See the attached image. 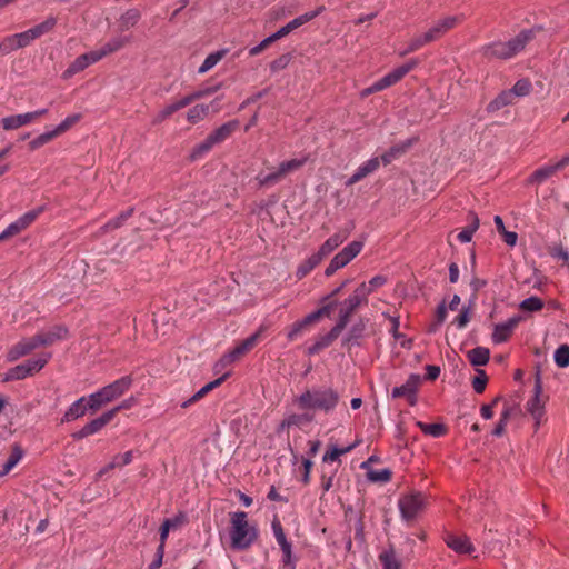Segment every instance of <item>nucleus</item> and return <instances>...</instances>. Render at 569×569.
I'll return each mask as SVG.
<instances>
[{"instance_id":"obj_1","label":"nucleus","mask_w":569,"mask_h":569,"mask_svg":"<svg viewBox=\"0 0 569 569\" xmlns=\"http://www.w3.org/2000/svg\"><path fill=\"white\" fill-rule=\"evenodd\" d=\"M535 36V29H525L508 41H496L483 46L481 53L487 59L507 60L521 52Z\"/></svg>"},{"instance_id":"obj_10","label":"nucleus","mask_w":569,"mask_h":569,"mask_svg":"<svg viewBox=\"0 0 569 569\" xmlns=\"http://www.w3.org/2000/svg\"><path fill=\"white\" fill-rule=\"evenodd\" d=\"M132 385V378L124 376L112 383L100 389L101 396L107 403L120 398Z\"/></svg>"},{"instance_id":"obj_54","label":"nucleus","mask_w":569,"mask_h":569,"mask_svg":"<svg viewBox=\"0 0 569 569\" xmlns=\"http://www.w3.org/2000/svg\"><path fill=\"white\" fill-rule=\"evenodd\" d=\"M530 90H531V83L529 82V80L520 79L510 89V92H512L513 98L515 97H526L530 93Z\"/></svg>"},{"instance_id":"obj_26","label":"nucleus","mask_w":569,"mask_h":569,"mask_svg":"<svg viewBox=\"0 0 569 569\" xmlns=\"http://www.w3.org/2000/svg\"><path fill=\"white\" fill-rule=\"evenodd\" d=\"M345 517L350 527H351V523L353 522L355 538L359 542H363L365 541V531H363L362 515L357 512L352 507H348L345 511Z\"/></svg>"},{"instance_id":"obj_40","label":"nucleus","mask_w":569,"mask_h":569,"mask_svg":"<svg viewBox=\"0 0 569 569\" xmlns=\"http://www.w3.org/2000/svg\"><path fill=\"white\" fill-rule=\"evenodd\" d=\"M417 427L428 436L441 437L446 435L447 427L443 423H425L422 421L417 422Z\"/></svg>"},{"instance_id":"obj_60","label":"nucleus","mask_w":569,"mask_h":569,"mask_svg":"<svg viewBox=\"0 0 569 569\" xmlns=\"http://www.w3.org/2000/svg\"><path fill=\"white\" fill-rule=\"evenodd\" d=\"M81 119V114L76 113L72 116L67 117L60 124H58L54 130L58 133V136L68 131L71 127H73L79 120Z\"/></svg>"},{"instance_id":"obj_39","label":"nucleus","mask_w":569,"mask_h":569,"mask_svg":"<svg viewBox=\"0 0 569 569\" xmlns=\"http://www.w3.org/2000/svg\"><path fill=\"white\" fill-rule=\"evenodd\" d=\"M321 258L313 253L311 257H309L306 261H303L297 269L296 277L301 280L305 278L311 270H313L320 262Z\"/></svg>"},{"instance_id":"obj_31","label":"nucleus","mask_w":569,"mask_h":569,"mask_svg":"<svg viewBox=\"0 0 569 569\" xmlns=\"http://www.w3.org/2000/svg\"><path fill=\"white\" fill-rule=\"evenodd\" d=\"M141 19V12L137 8L126 10L118 19L120 30H129L138 24Z\"/></svg>"},{"instance_id":"obj_42","label":"nucleus","mask_w":569,"mask_h":569,"mask_svg":"<svg viewBox=\"0 0 569 569\" xmlns=\"http://www.w3.org/2000/svg\"><path fill=\"white\" fill-rule=\"evenodd\" d=\"M230 376V372H226L223 373L221 377H219L218 379L213 380V381H210L209 383H207L206 386H203L200 390H198L192 397H191V401H198L200 399H202L208 392H210L211 390H213L214 388L219 387L222 385V382Z\"/></svg>"},{"instance_id":"obj_27","label":"nucleus","mask_w":569,"mask_h":569,"mask_svg":"<svg viewBox=\"0 0 569 569\" xmlns=\"http://www.w3.org/2000/svg\"><path fill=\"white\" fill-rule=\"evenodd\" d=\"M446 543L449 548L458 553H470L473 551V546L467 536L449 535L446 538Z\"/></svg>"},{"instance_id":"obj_12","label":"nucleus","mask_w":569,"mask_h":569,"mask_svg":"<svg viewBox=\"0 0 569 569\" xmlns=\"http://www.w3.org/2000/svg\"><path fill=\"white\" fill-rule=\"evenodd\" d=\"M267 326L261 325L259 329L250 337H248L246 340H243L240 345L234 347L231 351L226 353L228 358L231 360V362L238 361L242 356H244L247 352H249L258 342L261 335L267 330Z\"/></svg>"},{"instance_id":"obj_6","label":"nucleus","mask_w":569,"mask_h":569,"mask_svg":"<svg viewBox=\"0 0 569 569\" xmlns=\"http://www.w3.org/2000/svg\"><path fill=\"white\" fill-rule=\"evenodd\" d=\"M50 355H47L44 358H39L34 360H27L23 363H20L11 369L1 378L2 382H8L11 380H21L29 376L34 375L40 371L46 363L48 362Z\"/></svg>"},{"instance_id":"obj_52","label":"nucleus","mask_w":569,"mask_h":569,"mask_svg":"<svg viewBox=\"0 0 569 569\" xmlns=\"http://www.w3.org/2000/svg\"><path fill=\"white\" fill-rule=\"evenodd\" d=\"M86 406H87V409L92 411V412H96L97 410H99L102 406L107 405V401H104V398L101 396V392L100 390L94 392V393H91L87 400H86Z\"/></svg>"},{"instance_id":"obj_24","label":"nucleus","mask_w":569,"mask_h":569,"mask_svg":"<svg viewBox=\"0 0 569 569\" xmlns=\"http://www.w3.org/2000/svg\"><path fill=\"white\" fill-rule=\"evenodd\" d=\"M341 332H342V329L338 328V326L335 325L327 335L319 337L316 340V342L311 347H309L308 353L315 355V353H318L323 348H327L339 337V335Z\"/></svg>"},{"instance_id":"obj_61","label":"nucleus","mask_w":569,"mask_h":569,"mask_svg":"<svg viewBox=\"0 0 569 569\" xmlns=\"http://www.w3.org/2000/svg\"><path fill=\"white\" fill-rule=\"evenodd\" d=\"M313 417L309 413H302V415H290L286 418L287 428H290L292 426H300L306 422L312 421Z\"/></svg>"},{"instance_id":"obj_41","label":"nucleus","mask_w":569,"mask_h":569,"mask_svg":"<svg viewBox=\"0 0 569 569\" xmlns=\"http://www.w3.org/2000/svg\"><path fill=\"white\" fill-rule=\"evenodd\" d=\"M230 376V372H226L223 373L221 377H219L218 379L213 380V381H210L209 383H207L206 386H203L200 390H198L192 397H191V401H198L200 399H202L208 392H210L211 390H213L214 388L219 387L222 385V382Z\"/></svg>"},{"instance_id":"obj_14","label":"nucleus","mask_w":569,"mask_h":569,"mask_svg":"<svg viewBox=\"0 0 569 569\" xmlns=\"http://www.w3.org/2000/svg\"><path fill=\"white\" fill-rule=\"evenodd\" d=\"M37 348H39L37 336L24 338L8 351L7 358L9 361H16L19 358L31 353Z\"/></svg>"},{"instance_id":"obj_19","label":"nucleus","mask_w":569,"mask_h":569,"mask_svg":"<svg viewBox=\"0 0 569 569\" xmlns=\"http://www.w3.org/2000/svg\"><path fill=\"white\" fill-rule=\"evenodd\" d=\"M520 320H521L520 317H512L509 320H507L506 322L496 325L493 333H492V340L496 343H501V342L507 341L509 339V337L511 336L513 329L520 322Z\"/></svg>"},{"instance_id":"obj_13","label":"nucleus","mask_w":569,"mask_h":569,"mask_svg":"<svg viewBox=\"0 0 569 569\" xmlns=\"http://www.w3.org/2000/svg\"><path fill=\"white\" fill-rule=\"evenodd\" d=\"M99 56L96 52V50L83 53L79 56L69 67L68 69L62 73V78L64 80L70 79L74 74L83 71L91 63L98 62Z\"/></svg>"},{"instance_id":"obj_5","label":"nucleus","mask_w":569,"mask_h":569,"mask_svg":"<svg viewBox=\"0 0 569 569\" xmlns=\"http://www.w3.org/2000/svg\"><path fill=\"white\" fill-rule=\"evenodd\" d=\"M306 162V159H291L288 161H283L279 164V167L268 173V174H258L256 177V181L258 183V188H263L268 186H273L283 180L288 174L299 170Z\"/></svg>"},{"instance_id":"obj_34","label":"nucleus","mask_w":569,"mask_h":569,"mask_svg":"<svg viewBox=\"0 0 569 569\" xmlns=\"http://www.w3.org/2000/svg\"><path fill=\"white\" fill-rule=\"evenodd\" d=\"M513 96L510 90L502 91L498 97H496L491 102H489L487 110L489 112H495L500 110L503 107H507L509 104L513 103Z\"/></svg>"},{"instance_id":"obj_47","label":"nucleus","mask_w":569,"mask_h":569,"mask_svg":"<svg viewBox=\"0 0 569 569\" xmlns=\"http://www.w3.org/2000/svg\"><path fill=\"white\" fill-rule=\"evenodd\" d=\"M57 137H58V133L56 132L54 129L51 131H48V132H43L29 142V144H28L29 149L31 151L37 150V149L41 148L42 146L49 143L52 139H54Z\"/></svg>"},{"instance_id":"obj_37","label":"nucleus","mask_w":569,"mask_h":569,"mask_svg":"<svg viewBox=\"0 0 569 569\" xmlns=\"http://www.w3.org/2000/svg\"><path fill=\"white\" fill-rule=\"evenodd\" d=\"M23 450L19 445H13L11 449V453L7 461L4 462L2 470H0V476L7 475L22 458Z\"/></svg>"},{"instance_id":"obj_59","label":"nucleus","mask_w":569,"mask_h":569,"mask_svg":"<svg viewBox=\"0 0 569 569\" xmlns=\"http://www.w3.org/2000/svg\"><path fill=\"white\" fill-rule=\"evenodd\" d=\"M366 329V321L363 319H359L358 322H356L349 330L347 338L345 339V342H350L352 340H357L362 337V333Z\"/></svg>"},{"instance_id":"obj_43","label":"nucleus","mask_w":569,"mask_h":569,"mask_svg":"<svg viewBox=\"0 0 569 569\" xmlns=\"http://www.w3.org/2000/svg\"><path fill=\"white\" fill-rule=\"evenodd\" d=\"M556 172H557V170L553 164L539 168L529 177L528 182L529 183H541L546 179L553 176Z\"/></svg>"},{"instance_id":"obj_7","label":"nucleus","mask_w":569,"mask_h":569,"mask_svg":"<svg viewBox=\"0 0 569 569\" xmlns=\"http://www.w3.org/2000/svg\"><path fill=\"white\" fill-rule=\"evenodd\" d=\"M426 497L419 492L413 491L399 500V509L401 517L409 521L417 517V515L423 509Z\"/></svg>"},{"instance_id":"obj_3","label":"nucleus","mask_w":569,"mask_h":569,"mask_svg":"<svg viewBox=\"0 0 569 569\" xmlns=\"http://www.w3.org/2000/svg\"><path fill=\"white\" fill-rule=\"evenodd\" d=\"M295 402L302 410H323L326 412L336 408L339 395L331 388L306 390Z\"/></svg>"},{"instance_id":"obj_16","label":"nucleus","mask_w":569,"mask_h":569,"mask_svg":"<svg viewBox=\"0 0 569 569\" xmlns=\"http://www.w3.org/2000/svg\"><path fill=\"white\" fill-rule=\"evenodd\" d=\"M325 7L321 6L317 10L307 12L302 16H299L295 18L292 21L280 28L277 32H274V37H277V40L288 36L291 31L295 29L301 27L302 24L309 22L310 20L315 19L318 14H320L323 11Z\"/></svg>"},{"instance_id":"obj_64","label":"nucleus","mask_w":569,"mask_h":569,"mask_svg":"<svg viewBox=\"0 0 569 569\" xmlns=\"http://www.w3.org/2000/svg\"><path fill=\"white\" fill-rule=\"evenodd\" d=\"M42 211V208H38L34 210H31L27 213H24L22 217H20L18 220L23 229H27L39 216V213Z\"/></svg>"},{"instance_id":"obj_48","label":"nucleus","mask_w":569,"mask_h":569,"mask_svg":"<svg viewBox=\"0 0 569 569\" xmlns=\"http://www.w3.org/2000/svg\"><path fill=\"white\" fill-rule=\"evenodd\" d=\"M224 53H226L224 50H220V51L210 53L204 59L203 63L200 66L198 72L204 73V72L209 71L210 69H212L223 58Z\"/></svg>"},{"instance_id":"obj_32","label":"nucleus","mask_w":569,"mask_h":569,"mask_svg":"<svg viewBox=\"0 0 569 569\" xmlns=\"http://www.w3.org/2000/svg\"><path fill=\"white\" fill-rule=\"evenodd\" d=\"M184 522V515L179 513L173 518L164 519L162 525L160 526L159 533H160V543L162 546L166 545L169 531L172 529H177Z\"/></svg>"},{"instance_id":"obj_58","label":"nucleus","mask_w":569,"mask_h":569,"mask_svg":"<svg viewBox=\"0 0 569 569\" xmlns=\"http://www.w3.org/2000/svg\"><path fill=\"white\" fill-rule=\"evenodd\" d=\"M174 112H177L174 106L168 104L163 109H161L151 120L152 126H159L163 121H166L169 117H171Z\"/></svg>"},{"instance_id":"obj_21","label":"nucleus","mask_w":569,"mask_h":569,"mask_svg":"<svg viewBox=\"0 0 569 569\" xmlns=\"http://www.w3.org/2000/svg\"><path fill=\"white\" fill-rule=\"evenodd\" d=\"M210 108H212L213 112H218L220 110V107L218 104V99L212 101L209 104H196L192 108L189 109L187 113V119L191 123H197L201 120H203L210 112Z\"/></svg>"},{"instance_id":"obj_4","label":"nucleus","mask_w":569,"mask_h":569,"mask_svg":"<svg viewBox=\"0 0 569 569\" xmlns=\"http://www.w3.org/2000/svg\"><path fill=\"white\" fill-rule=\"evenodd\" d=\"M372 292L371 288L367 287L366 282L360 283L346 300L340 303L339 318L337 321L338 328L342 330L347 327L351 316L362 305L367 303L368 296Z\"/></svg>"},{"instance_id":"obj_46","label":"nucleus","mask_w":569,"mask_h":569,"mask_svg":"<svg viewBox=\"0 0 569 569\" xmlns=\"http://www.w3.org/2000/svg\"><path fill=\"white\" fill-rule=\"evenodd\" d=\"M133 213V208H129L128 210L121 212L118 217L114 219L108 221L103 227V232H108L111 230H116L120 228L126 220H128Z\"/></svg>"},{"instance_id":"obj_8","label":"nucleus","mask_w":569,"mask_h":569,"mask_svg":"<svg viewBox=\"0 0 569 569\" xmlns=\"http://www.w3.org/2000/svg\"><path fill=\"white\" fill-rule=\"evenodd\" d=\"M460 21L457 16H447L435 22L427 31L426 36L429 42H435L441 39L448 31L453 29Z\"/></svg>"},{"instance_id":"obj_22","label":"nucleus","mask_w":569,"mask_h":569,"mask_svg":"<svg viewBox=\"0 0 569 569\" xmlns=\"http://www.w3.org/2000/svg\"><path fill=\"white\" fill-rule=\"evenodd\" d=\"M533 393V397L527 403V410L530 415H539V411L545 410V405L540 399V396L542 393V381L541 373L539 370L536 372Z\"/></svg>"},{"instance_id":"obj_57","label":"nucleus","mask_w":569,"mask_h":569,"mask_svg":"<svg viewBox=\"0 0 569 569\" xmlns=\"http://www.w3.org/2000/svg\"><path fill=\"white\" fill-rule=\"evenodd\" d=\"M488 382V376L482 369H477V375L472 379V388L477 393H482Z\"/></svg>"},{"instance_id":"obj_11","label":"nucleus","mask_w":569,"mask_h":569,"mask_svg":"<svg viewBox=\"0 0 569 569\" xmlns=\"http://www.w3.org/2000/svg\"><path fill=\"white\" fill-rule=\"evenodd\" d=\"M112 420V412H104L100 417L84 425L80 430L73 432L71 437L74 440H81L88 436L99 432L104 426Z\"/></svg>"},{"instance_id":"obj_28","label":"nucleus","mask_w":569,"mask_h":569,"mask_svg":"<svg viewBox=\"0 0 569 569\" xmlns=\"http://www.w3.org/2000/svg\"><path fill=\"white\" fill-rule=\"evenodd\" d=\"M411 146H412L411 139L403 141L399 144L392 146L388 151H386L381 156L380 162H382L385 166L390 164L393 160L403 156L411 148Z\"/></svg>"},{"instance_id":"obj_9","label":"nucleus","mask_w":569,"mask_h":569,"mask_svg":"<svg viewBox=\"0 0 569 569\" xmlns=\"http://www.w3.org/2000/svg\"><path fill=\"white\" fill-rule=\"evenodd\" d=\"M421 382L419 375H410L408 380L400 387H396L392 390V398L405 397L410 406L417 403V390Z\"/></svg>"},{"instance_id":"obj_63","label":"nucleus","mask_w":569,"mask_h":569,"mask_svg":"<svg viewBox=\"0 0 569 569\" xmlns=\"http://www.w3.org/2000/svg\"><path fill=\"white\" fill-rule=\"evenodd\" d=\"M446 316H447V307H446V302L442 301L437 307L436 321L430 326L429 331L430 332L437 331L438 327L445 321Z\"/></svg>"},{"instance_id":"obj_36","label":"nucleus","mask_w":569,"mask_h":569,"mask_svg":"<svg viewBox=\"0 0 569 569\" xmlns=\"http://www.w3.org/2000/svg\"><path fill=\"white\" fill-rule=\"evenodd\" d=\"M470 224L460 231L457 236L461 242H469L472 239L473 233L479 228V218L475 212L469 213Z\"/></svg>"},{"instance_id":"obj_51","label":"nucleus","mask_w":569,"mask_h":569,"mask_svg":"<svg viewBox=\"0 0 569 569\" xmlns=\"http://www.w3.org/2000/svg\"><path fill=\"white\" fill-rule=\"evenodd\" d=\"M392 472L390 469L385 468L381 470H369L367 478L372 482H388L391 479Z\"/></svg>"},{"instance_id":"obj_44","label":"nucleus","mask_w":569,"mask_h":569,"mask_svg":"<svg viewBox=\"0 0 569 569\" xmlns=\"http://www.w3.org/2000/svg\"><path fill=\"white\" fill-rule=\"evenodd\" d=\"M56 23H57L56 18L49 17L43 22L29 29V31L31 32L33 39H37V38L41 37L42 34L50 32L54 28Z\"/></svg>"},{"instance_id":"obj_49","label":"nucleus","mask_w":569,"mask_h":569,"mask_svg":"<svg viewBox=\"0 0 569 569\" xmlns=\"http://www.w3.org/2000/svg\"><path fill=\"white\" fill-rule=\"evenodd\" d=\"M216 146V143L212 141L210 136H208L202 142L198 143L190 154V158L192 160L201 157L202 154L207 153L212 149V147Z\"/></svg>"},{"instance_id":"obj_35","label":"nucleus","mask_w":569,"mask_h":569,"mask_svg":"<svg viewBox=\"0 0 569 569\" xmlns=\"http://www.w3.org/2000/svg\"><path fill=\"white\" fill-rule=\"evenodd\" d=\"M429 43L430 42H429L428 37L426 36V32L415 36L413 38H411L408 41L406 49L399 52V56L405 57L409 53L418 51L420 48H422L423 46H427Z\"/></svg>"},{"instance_id":"obj_15","label":"nucleus","mask_w":569,"mask_h":569,"mask_svg":"<svg viewBox=\"0 0 569 569\" xmlns=\"http://www.w3.org/2000/svg\"><path fill=\"white\" fill-rule=\"evenodd\" d=\"M417 59H410L405 64L397 67L391 72L380 79L382 87L388 88L399 82L407 73L418 66Z\"/></svg>"},{"instance_id":"obj_2","label":"nucleus","mask_w":569,"mask_h":569,"mask_svg":"<svg viewBox=\"0 0 569 569\" xmlns=\"http://www.w3.org/2000/svg\"><path fill=\"white\" fill-rule=\"evenodd\" d=\"M230 547L236 550L248 549L258 538V530L248 521L244 511H238L231 515L230 519Z\"/></svg>"},{"instance_id":"obj_18","label":"nucleus","mask_w":569,"mask_h":569,"mask_svg":"<svg viewBox=\"0 0 569 569\" xmlns=\"http://www.w3.org/2000/svg\"><path fill=\"white\" fill-rule=\"evenodd\" d=\"M68 329L63 326H56L46 332L37 333L39 347H48L53 345L58 340L66 339L68 337Z\"/></svg>"},{"instance_id":"obj_62","label":"nucleus","mask_w":569,"mask_h":569,"mask_svg":"<svg viewBox=\"0 0 569 569\" xmlns=\"http://www.w3.org/2000/svg\"><path fill=\"white\" fill-rule=\"evenodd\" d=\"M48 112L47 109H40L32 112L18 114L20 127L32 122L33 120L44 116Z\"/></svg>"},{"instance_id":"obj_38","label":"nucleus","mask_w":569,"mask_h":569,"mask_svg":"<svg viewBox=\"0 0 569 569\" xmlns=\"http://www.w3.org/2000/svg\"><path fill=\"white\" fill-rule=\"evenodd\" d=\"M379 560L383 569H401V561L396 557L392 548L385 550L379 555Z\"/></svg>"},{"instance_id":"obj_25","label":"nucleus","mask_w":569,"mask_h":569,"mask_svg":"<svg viewBox=\"0 0 569 569\" xmlns=\"http://www.w3.org/2000/svg\"><path fill=\"white\" fill-rule=\"evenodd\" d=\"M362 247V242L352 241L347 247H345L340 252H338L333 258L340 263L341 268H343L360 253Z\"/></svg>"},{"instance_id":"obj_56","label":"nucleus","mask_w":569,"mask_h":569,"mask_svg":"<svg viewBox=\"0 0 569 569\" xmlns=\"http://www.w3.org/2000/svg\"><path fill=\"white\" fill-rule=\"evenodd\" d=\"M283 552V567L286 569H295V563L292 561V546L288 540H283L278 542Z\"/></svg>"},{"instance_id":"obj_33","label":"nucleus","mask_w":569,"mask_h":569,"mask_svg":"<svg viewBox=\"0 0 569 569\" xmlns=\"http://www.w3.org/2000/svg\"><path fill=\"white\" fill-rule=\"evenodd\" d=\"M467 357L472 366H485L490 358V351L485 347H477L467 352Z\"/></svg>"},{"instance_id":"obj_45","label":"nucleus","mask_w":569,"mask_h":569,"mask_svg":"<svg viewBox=\"0 0 569 569\" xmlns=\"http://www.w3.org/2000/svg\"><path fill=\"white\" fill-rule=\"evenodd\" d=\"M476 302V295H472L468 306L462 307L459 316L455 319L453 323L457 325L458 328H463L470 321V315L472 307Z\"/></svg>"},{"instance_id":"obj_17","label":"nucleus","mask_w":569,"mask_h":569,"mask_svg":"<svg viewBox=\"0 0 569 569\" xmlns=\"http://www.w3.org/2000/svg\"><path fill=\"white\" fill-rule=\"evenodd\" d=\"M131 42L132 36H118L110 39L99 50H96V52L98 53L99 59L101 60L102 58L123 49Z\"/></svg>"},{"instance_id":"obj_23","label":"nucleus","mask_w":569,"mask_h":569,"mask_svg":"<svg viewBox=\"0 0 569 569\" xmlns=\"http://www.w3.org/2000/svg\"><path fill=\"white\" fill-rule=\"evenodd\" d=\"M349 237V232L346 230H341L329 239H327L322 246L319 248L318 252H316L321 259L330 254L335 249H337L340 244H342L347 238Z\"/></svg>"},{"instance_id":"obj_55","label":"nucleus","mask_w":569,"mask_h":569,"mask_svg":"<svg viewBox=\"0 0 569 569\" xmlns=\"http://www.w3.org/2000/svg\"><path fill=\"white\" fill-rule=\"evenodd\" d=\"M555 362L560 368L569 366V346L562 345L555 352Z\"/></svg>"},{"instance_id":"obj_29","label":"nucleus","mask_w":569,"mask_h":569,"mask_svg":"<svg viewBox=\"0 0 569 569\" xmlns=\"http://www.w3.org/2000/svg\"><path fill=\"white\" fill-rule=\"evenodd\" d=\"M239 120H231L213 130L209 136L218 144L228 139L239 128Z\"/></svg>"},{"instance_id":"obj_20","label":"nucleus","mask_w":569,"mask_h":569,"mask_svg":"<svg viewBox=\"0 0 569 569\" xmlns=\"http://www.w3.org/2000/svg\"><path fill=\"white\" fill-rule=\"evenodd\" d=\"M380 167V159L378 157L371 158L363 164H361L357 171L346 181V186L350 187L361 181L367 176L371 174Z\"/></svg>"},{"instance_id":"obj_30","label":"nucleus","mask_w":569,"mask_h":569,"mask_svg":"<svg viewBox=\"0 0 569 569\" xmlns=\"http://www.w3.org/2000/svg\"><path fill=\"white\" fill-rule=\"evenodd\" d=\"M86 397L79 398L77 401H74L68 410L64 412L61 423L73 421L80 417H83L86 415L87 406H86Z\"/></svg>"},{"instance_id":"obj_53","label":"nucleus","mask_w":569,"mask_h":569,"mask_svg":"<svg viewBox=\"0 0 569 569\" xmlns=\"http://www.w3.org/2000/svg\"><path fill=\"white\" fill-rule=\"evenodd\" d=\"M519 307L523 311H539L543 307V301L540 298L532 296L522 300Z\"/></svg>"},{"instance_id":"obj_50","label":"nucleus","mask_w":569,"mask_h":569,"mask_svg":"<svg viewBox=\"0 0 569 569\" xmlns=\"http://www.w3.org/2000/svg\"><path fill=\"white\" fill-rule=\"evenodd\" d=\"M359 441L353 442L352 445L346 447V448H337L332 447L330 451H327L325 456L322 457V460L326 461H335L337 460L341 455H345L349 451H351L353 448L358 446Z\"/></svg>"}]
</instances>
